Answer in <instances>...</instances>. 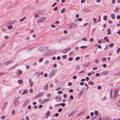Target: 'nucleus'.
<instances>
[{
    "mask_svg": "<svg viewBox=\"0 0 120 120\" xmlns=\"http://www.w3.org/2000/svg\"><path fill=\"white\" fill-rule=\"evenodd\" d=\"M77 26L78 25L77 23H70L67 25V27L69 29H73L76 28Z\"/></svg>",
    "mask_w": 120,
    "mask_h": 120,
    "instance_id": "1",
    "label": "nucleus"
},
{
    "mask_svg": "<svg viewBox=\"0 0 120 120\" xmlns=\"http://www.w3.org/2000/svg\"><path fill=\"white\" fill-rule=\"evenodd\" d=\"M20 97H19L16 98L15 99L14 104L15 106H16L17 105L19 104V98H20Z\"/></svg>",
    "mask_w": 120,
    "mask_h": 120,
    "instance_id": "2",
    "label": "nucleus"
},
{
    "mask_svg": "<svg viewBox=\"0 0 120 120\" xmlns=\"http://www.w3.org/2000/svg\"><path fill=\"white\" fill-rule=\"evenodd\" d=\"M17 22V20H11L9 21L7 23V25H9L10 24L12 25L14 24L15 23H16Z\"/></svg>",
    "mask_w": 120,
    "mask_h": 120,
    "instance_id": "3",
    "label": "nucleus"
},
{
    "mask_svg": "<svg viewBox=\"0 0 120 120\" xmlns=\"http://www.w3.org/2000/svg\"><path fill=\"white\" fill-rule=\"evenodd\" d=\"M43 94V92H40L38 93L37 95L34 97V98H38V97H40L42 96Z\"/></svg>",
    "mask_w": 120,
    "mask_h": 120,
    "instance_id": "4",
    "label": "nucleus"
},
{
    "mask_svg": "<svg viewBox=\"0 0 120 120\" xmlns=\"http://www.w3.org/2000/svg\"><path fill=\"white\" fill-rule=\"evenodd\" d=\"M61 97L58 95L56 97L55 100L57 102H59L61 101Z\"/></svg>",
    "mask_w": 120,
    "mask_h": 120,
    "instance_id": "5",
    "label": "nucleus"
},
{
    "mask_svg": "<svg viewBox=\"0 0 120 120\" xmlns=\"http://www.w3.org/2000/svg\"><path fill=\"white\" fill-rule=\"evenodd\" d=\"M46 19V18L44 17H41L38 19L37 21V22L38 23H40L45 20Z\"/></svg>",
    "mask_w": 120,
    "mask_h": 120,
    "instance_id": "6",
    "label": "nucleus"
},
{
    "mask_svg": "<svg viewBox=\"0 0 120 120\" xmlns=\"http://www.w3.org/2000/svg\"><path fill=\"white\" fill-rule=\"evenodd\" d=\"M47 49V48L46 47H41L38 49L39 50L41 51H45Z\"/></svg>",
    "mask_w": 120,
    "mask_h": 120,
    "instance_id": "7",
    "label": "nucleus"
},
{
    "mask_svg": "<svg viewBox=\"0 0 120 120\" xmlns=\"http://www.w3.org/2000/svg\"><path fill=\"white\" fill-rule=\"evenodd\" d=\"M29 100L28 99H27L26 100L25 102H24V104H23V107L24 108L26 106V105H27L29 103Z\"/></svg>",
    "mask_w": 120,
    "mask_h": 120,
    "instance_id": "8",
    "label": "nucleus"
},
{
    "mask_svg": "<svg viewBox=\"0 0 120 120\" xmlns=\"http://www.w3.org/2000/svg\"><path fill=\"white\" fill-rule=\"evenodd\" d=\"M14 62L13 60H11L7 61L5 62L4 63V64L5 65H6L8 64H11V63H13Z\"/></svg>",
    "mask_w": 120,
    "mask_h": 120,
    "instance_id": "9",
    "label": "nucleus"
},
{
    "mask_svg": "<svg viewBox=\"0 0 120 120\" xmlns=\"http://www.w3.org/2000/svg\"><path fill=\"white\" fill-rule=\"evenodd\" d=\"M71 49V48L70 47L67 48L63 50L62 51V52L63 53H66V52H68Z\"/></svg>",
    "mask_w": 120,
    "mask_h": 120,
    "instance_id": "10",
    "label": "nucleus"
},
{
    "mask_svg": "<svg viewBox=\"0 0 120 120\" xmlns=\"http://www.w3.org/2000/svg\"><path fill=\"white\" fill-rule=\"evenodd\" d=\"M82 11L84 12L85 13L89 12H90L91 11L90 9L88 8H84L82 10Z\"/></svg>",
    "mask_w": 120,
    "mask_h": 120,
    "instance_id": "11",
    "label": "nucleus"
},
{
    "mask_svg": "<svg viewBox=\"0 0 120 120\" xmlns=\"http://www.w3.org/2000/svg\"><path fill=\"white\" fill-rule=\"evenodd\" d=\"M44 54L46 56H49L51 55V52L50 51H48L46 52Z\"/></svg>",
    "mask_w": 120,
    "mask_h": 120,
    "instance_id": "12",
    "label": "nucleus"
},
{
    "mask_svg": "<svg viewBox=\"0 0 120 120\" xmlns=\"http://www.w3.org/2000/svg\"><path fill=\"white\" fill-rule=\"evenodd\" d=\"M29 82L30 85V86L32 87L33 85V82L31 78L29 79Z\"/></svg>",
    "mask_w": 120,
    "mask_h": 120,
    "instance_id": "13",
    "label": "nucleus"
},
{
    "mask_svg": "<svg viewBox=\"0 0 120 120\" xmlns=\"http://www.w3.org/2000/svg\"><path fill=\"white\" fill-rule=\"evenodd\" d=\"M109 71H104L103 72H102L101 74V75H107L109 72Z\"/></svg>",
    "mask_w": 120,
    "mask_h": 120,
    "instance_id": "14",
    "label": "nucleus"
},
{
    "mask_svg": "<svg viewBox=\"0 0 120 120\" xmlns=\"http://www.w3.org/2000/svg\"><path fill=\"white\" fill-rule=\"evenodd\" d=\"M117 96V90L115 91L114 93V98L115 99L116 97Z\"/></svg>",
    "mask_w": 120,
    "mask_h": 120,
    "instance_id": "15",
    "label": "nucleus"
},
{
    "mask_svg": "<svg viewBox=\"0 0 120 120\" xmlns=\"http://www.w3.org/2000/svg\"><path fill=\"white\" fill-rule=\"evenodd\" d=\"M74 114V111H72L69 114L68 116V117H71L73 116Z\"/></svg>",
    "mask_w": 120,
    "mask_h": 120,
    "instance_id": "16",
    "label": "nucleus"
},
{
    "mask_svg": "<svg viewBox=\"0 0 120 120\" xmlns=\"http://www.w3.org/2000/svg\"><path fill=\"white\" fill-rule=\"evenodd\" d=\"M90 63H85L83 65V66L84 67H86L89 65H90Z\"/></svg>",
    "mask_w": 120,
    "mask_h": 120,
    "instance_id": "17",
    "label": "nucleus"
},
{
    "mask_svg": "<svg viewBox=\"0 0 120 120\" xmlns=\"http://www.w3.org/2000/svg\"><path fill=\"white\" fill-rule=\"evenodd\" d=\"M49 98L43 100L42 102H43V103H45L46 102L48 101H49Z\"/></svg>",
    "mask_w": 120,
    "mask_h": 120,
    "instance_id": "18",
    "label": "nucleus"
},
{
    "mask_svg": "<svg viewBox=\"0 0 120 120\" xmlns=\"http://www.w3.org/2000/svg\"><path fill=\"white\" fill-rule=\"evenodd\" d=\"M120 8H116V9L115 10H113V11L115 13L117 12H118Z\"/></svg>",
    "mask_w": 120,
    "mask_h": 120,
    "instance_id": "19",
    "label": "nucleus"
},
{
    "mask_svg": "<svg viewBox=\"0 0 120 120\" xmlns=\"http://www.w3.org/2000/svg\"><path fill=\"white\" fill-rule=\"evenodd\" d=\"M8 102L7 101L4 104L3 107L4 108H6L8 104Z\"/></svg>",
    "mask_w": 120,
    "mask_h": 120,
    "instance_id": "20",
    "label": "nucleus"
},
{
    "mask_svg": "<svg viewBox=\"0 0 120 120\" xmlns=\"http://www.w3.org/2000/svg\"><path fill=\"white\" fill-rule=\"evenodd\" d=\"M22 73V71L18 69V75H19Z\"/></svg>",
    "mask_w": 120,
    "mask_h": 120,
    "instance_id": "21",
    "label": "nucleus"
},
{
    "mask_svg": "<svg viewBox=\"0 0 120 120\" xmlns=\"http://www.w3.org/2000/svg\"><path fill=\"white\" fill-rule=\"evenodd\" d=\"M28 92V90L26 89L24 90L23 92L22 93V95L25 94L27 93Z\"/></svg>",
    "mask_w": 120,
    "mask_h": 120,
    "instance_id": "22",
    "label": "nucleus"
},
{
    "mask_svg": "<svg viewBox=\"0 0 120 120\" xmlns=\"http://www.w3.org/2000/svg\"><path fill=\"white\" fill-rule=\"evenodd\" d=\"M48 83H47L46 85V86L44 87V89L45 90H47L48 89Z\"/></svg>",
    "mask_w": 120,
    "mask_h": 120,
    "instance_id": "23",
    "label": "nucleus"
},
{
    "mask_svg": "<svg viewBox=\"0 0 120 120\" xmlns=\"http://www.w3.org/2000/svg\"><path fill=\"white\" fill-rule=\"evenodd\" d=\"M84 91V90L83 89L81 90L79 94V95L82 96Z\"/></svg>",
    "mask_w": 120,
    "mask_h": 120,
    "instance_id": "24",
    "label": "nucleus"
},
{
    "mask_svg": "<svg viewBox=\"0 0 120 120\" xmlns=\"http://www.w3.org/2000/svg\"><path fill=\"white\" fill-rule=\"evenodd\" d=\"M65 38H64L61 39H60L58 41L59 43H61L63 41L65 40Z\"/></svg>",
    "mask_w": 120,
    "mask_h": 120,
    "instance_id": "25",
    "label": "nucleus"
},
{
    "mask_svg": "<svg viewBox=\"0 0 120 120\" xmlns=\"http://www.w3.org/2000/svg\"><path fill=\"white\" fill-rule=\"evenodd\" d=\"M54 75L52 73V72H50L49 75V77L50 78H51L53 76H54Z\"/></svg>",
    "mask_w": 120,
    "mask_h": 120,
    "instance_id": "26",
    "label": "nucleus"
},
{
    "mask_svg": "<svg viewBox=\"0 0 120 120\" xmlns=\"http://www.w3.org/2000/svg\"><path fill=\"white\" fill-rule=\"evenodd\" d=\"M88 84L90 85H93L94 84V83L92 81H89L88 82Z\"/></svg>",
    "mask_w": 120,
    "mask_h": 120,
    "instance_id": "27",
    "label": "nucleus"
},
{
    "mask_svg": "<svg viewBox=\"0 0 120 120\" xmlns=\"http://www.w3.org/2000/svg\"><path fill=\"white\" fill-rule=\"evenodd\" d=\"M111 16L112 18V19H114L115 18V16L114 14H111Z\"/></svg>",
    "mask_w": 120,
    "mask_h": 120,
    "instance_id": "28",
    "label": "nucleus"
},
{
    "mask_svg": "<svg viewBox=\"0 0 120 120\" xmlns=\"http://www.w3.org/2000/svg\"><path fill=\"white\" fill-rule=\"evenodd\" d=\"M18 82L19 84H21L23 82V81L22 80H19L18 81Z\"/></svg>",
    "mask_w": 120,
    "mask_h": 120,
    "instance_id": "29",
    "label": "nucleus"
},
{
    "mask_svg": "<svg viewBox=\"0 0 120 120\" xmlns=\"http://www.w3.org/2000/svg\"><path fill=\"white\" fill-rule=\"evenodd\" d=\"M5 44H3L1 45L0 47V49H2L5 46Z\"/></svg>",
    "mask_w": 120,
    "mask_h": 120,
    "instance_id": "30",
    "label": "nucleus"
},
{
    "mask_svg": "<svg viewBox=\"0 0 120 120\" xmlns=\"http://www.w3.org/2000/svg\"><path fill=\"white\" fill-rule=\"evenodd\" d=\"M120 75V72H119L118 73H117V74L113 75V76L114 77V76H117L118 75Z\"/></svg>",
    "mask_w": 120,
    "mask_h": 120,
    "instance_id": "31",
    "label": "nucleus"
},
{
    "mask_svg": "<svg viewBox=\"0 0 120 120\" xmlns=\"http://www.w3.org/2000/svg\"><path fill=\"white\" fill-rule=\"evenodd\" d=\"M26 17L24 16L23 18L22 19H20L19 20L20 22H22L25 19Z\"/></svg>",
    "mask_w": 120,
    "mask_h": 120,
    "instance_id": "32",
    "label": "nucleus"
},
{
    "mask_svg": "<svg viewBox=\"0 0 120 120\" xmlns=\"http://www.w3.org/2000/svg\"><path fill=\"white\" fill-rule=\"evenodd\" d=\"M51 54H54L56 53V51L54 50H52L51 51Z\"/></svg>",
    "mask_w": 120,
    "mask_h": 120,
    "instance_id": "33",
    "label": "nucleus"
},
{
    "mask_svg": "<svg viewBox=\"0 0 120 120\" xmlns=\"http://www.w3.org/2000/svg\"><path fill=\"white\" fill-rule=\"evenodd\" d=\"M50 113V112L49 111H48V112L46 113V117L47 118L48 116H49Z\"/></svg>",
    "mask_w": 120,
    "mask_h": 120,
    "instance_id": "34",
    "label": "nucleus"
},
{
    "mask_svg": "<svg viewBox=\"0 0 120 120\" xmlns=\"http://www.w3.org/2000/svg\"><path fill=\"white\" fill-rule=\"evenodd\" d=\"M114 45V43H111L109 45V46L110 47H112Z\"/></svg>",
    "mask_w": 120,
    "mask_h": 120,
    "instance_id": "35",
    "label": "nucleus"
},
{
    "mask_svg": "<svg viewBox=\"0 0 120 120\" xmlns=\"http://www.w3.org/2000/svg\"><path fill=\"white\" fill-rule=\"evenodd\" d=\"M12 8V6L11 5L9 6L7 8V9L9 10L10 8Z\"/></svg>",
    "mask_w": 120,
    "mask_h": 120,
    "instance_id": "36",
    "label": "nucleus"
},
{
    "mask_svg": "<svg viewBox=\"0 0 120 120\" xmlns=\"http://www.w3.org/2000/svg\"><path fill=\"white\" fill-rule=\"evenodd\" d=\"M13 26H8V29L11 30Z\"/></svg>",
    "mask_w": 120,
    "mask_h": 120,
    "instance_id": "37",
    "label": "nucleus"
},
{
    "mask_svg": "<svg viewBox=\"0 0 120 120\" xmlns=\"http://www.w3.org/2000/svg\"><path fill=\"white\" fill-rule=\"evenodd\" d=\"M107 60V59L105 57H104L102 59V61H106Z\"/></svg>",
    "mask_w": 120,
    "mask_h": 120,
    "instance_id": "38",
    "label": "nucleus"
},
{
    "mask_svg": "<svg viewBox=\"0 0 120 120\" xmlns=\"http://www.w3.org/2000/svg\"><path fill=\"white\" fill-rule=\"evenodd\" d=\"M65 11V9L64 8H63L62 9L61 11V13H64Z\"/></svg>",
    "mask_w": 120,
    "mask_h": 120,
    "instance_id": "39",
    "label": "nucleus"
},
{
    "mask_svg": "<svg viewBox=\"0 0 120 120\" xmlns=\"http://www.w3.org/2000/svg\"><path fill=\"white\" fill-rule=\"evenodd\" d=\"M107 16L106 15H105L103 17V19L104 20H105L107 19Z\"/></svg>",
    "mask_w": 120,
    "mask_h": 120,
    "instance_id": "40",
    "label": "nucleus"
},
{
    "mask_svg": "<svg viewBox=\"0 0 120 120\" xmlns=\"http://www.w3.org/2000/svg\"><path fill=\"white\" fill-rule=\"evenodd\" d=\"M63 93V92L61 91H58L57 92V93L58 94H62Z\"/></svg>",
    "mask_w": 120,
    "mask_h": 120,
    "instance_id": "41",
    "label": "nucleus"
},
{
    "mask_svg": "<svg viewBox=\"0 0 120 120\" xmlns=\"http://www.w3.org/2000/svg\"><path fill=\"white\" fill-rule=\"evenodd\" d=\"M33 47L30 48L27 50V51H30L31 50L33 49Z\"/></svg>",
    "mask_w": 120,
    "mask_h": 120,
    "instance_id": "42",
    "label": "nucleus"
},
{
    "mask_svg": "<svg viewBox=\"0 0 120 120\" xmlns=\"http://www.w3.org/2000/svg\"><path fill=\"white\" fill-rule=\"evenodd\" d=\"M104 39L106 41L109 42L108 40L107 39V37H105L104 38Z\"/></svg>",
    "mask_w": 120,
    "mask_h": 120,
    "instance_id": "43",
    "label": "nucleus"
},
{
    "mask_svg": "<svg viewBox=\"0 0 120 120\" xmlns=\"http://www.w3.org/2000/svg\"><path fill=\"white\" fill-rule=\"evenodd\" d=\"M108 48V45H106L105 48L104 49V50H107Z\"/></svg>",
    "mask_w": 120,
    "mask_h": 120,
    "instance_id": "44",
    "label": "nucleus"
},
{
    "mask_svg": "<svg viewBox=\"0 0 120 120\" xmlns=\"http://www.w3.org/2000/svg\"><path fill=\"white\" fill-rule=\"evenodd\" d=\"M94 114L95 115H97L98 114V111H94Z\"/></svg>",
    "mask_w": 120,
    "mask_h": 120,
    "instance_id": "45",
    "label": "nucleus"
},
{
    "mask_svg": "<svg viewBox=\"0 0 120 120\" xmlns=\"http://www.w3.org/2000/svg\"><path fill=\"white\" fill-rule=\"evenodd\" d=\"M35 73L36 74V75L38 76V77H39L40 76V74L39 72H36Z\"/></svg>",
    "mask_w": 120,
    "mask_h": 120,
    "instance_id": "46",
    "label": "nucleus"
},
{
    "mask_svg": "<svg viewBox=\"0 0 120 120\" xmlns=\"http://www.w3.org/2000/svg\"><path fill=\"white\" fill-rule=\"evenodd\" d=\"M51 72H52V73L54 75V74L56 72L55 71V70H53L51 71Z\"/></svg>",
    "mask_w": 120,
    "mask_h": 120,
    "instance_id": "47",
    "label": "nucleus"
},
{
    "mask_svg": "<svg viewBox=\"0 0 120 120\" xmlns=\"http://www.w3.org/2000/svg\"><path fill=\"white\" fill-rule=\"evenodd\" d=\"M80 58V57L79 56H78L75 59V60H79Z\"/></svg>",
    "mask_w": 120,
    "mask_h": 120,
    "instance_id": "48",
    "label": "nucleus"
},
{
    "mask_svg": "<svg viewBox=\"0 0 120 120\" xmlns=\"http://www.w3.org/2000/svg\"><path fill=\"white\" fill-rule=\"evenodd\" d=\"M66 57V55H63L62 57V58L63 59H65Z\"/></svg>",
    "mask_w": 120,
    "mask_h": 120,
    "instance_id": "49",
    "label": "nucleus"
},
{
    "mask_svg": "<svg viewBox=\"0 0 120 120\" xmlns=\"http://www.w3.org/2000/svg\"><path fill=\"white\" fill-rule=\"evenodd\" d=\"M120 51V48H118L117 50V53H118Z\"/></svg>",
    "mask_w": 120,
    "mask_h": 120,
    "instance_id": "50",
    "label": "nucleus"
},
{
    "mask_svg": "<svg viewBox=\"0 0 120 120\" xmlns=\"http://www.w3.org/2000/svg\"><path fill=\"white\" fill-rule=\"evenodd\" d=\"M87 47V46H81L80 48L82 49H84Z\"/></svg>",
    "mask_w": 120,
    "mask_h": 120,
    "instance_id": "51",
    "label": "nucleus"
},
{
    "mask_svg": "<svg viewBox=\"0 0 120 120\" xmlns=\"http://www.w3.org/2000/svg\"><path fill=\"white\" fill-rule=\"evenodd\" d=\"M73 60V58L72 57H70L68 59V60L69 61H72Z\"/></svg>",
    "mask_w": 120,
    "mask_h": 120,
    "instance_id": "52",
    "label": "nucleus"
},
{
    "mask_svg": "<svg viewBox=\"0 0 120 120\" xmlns=\"http://www.w3.org/2000/svg\"><path fill=\"white\" fill-rule=\"evenodd\" d=\"M107 98L106 97H104L102 100H101L102 101H104L105 100H106Z\"/></svg>",
    "mask_w": 120,
    "mask_h": 120,
    "instance_id": "53",
    "label": "nucleus"
},
{
    "mask_svg": "<svg viewBox=\"0 0 120 120\" xmlns=\"http://www.w3.org/2000/svg\"><path fill=\"white\" fill-rule=\"evenodd\" d=\"M60 104H61V105H62V106L63 107H64L65 106V104L64 103H61Z\"/></svg>",
    "mask_w": 120,
    "mask_h": 120,
    "instance_id": "54",
    "label": "nucleus"
},
{
    "mask_svg": "<svg viewBox=\"0 0 120 120\" xmlns=\"http://www.w3.org/2000/svg\"><path fill=\"white\" fill-rule=\"evenodd\" d=\"M90 41L91 42H93L94 41V39L93 38H91L90 39Z\"/></svg>",
    "mask_w": 120,
    "mask_h": 120,
    "instance_id": "55",
    "label": "nucleus"
},
{
    "mask_svg": "<svg viewBox=\"0 0 120 120\" xmlns=\"http://www.w3.org/2000/svg\"><path fill=\"white\" fill-rule=\"evenodd\" d=\"M62 108H59L58 111V112H60L62 111Z\"/></svg>",
    "mask_w": 120,
    "mask_h": 120,
    "instance_id": "56",
    "label": "nucleus"
},
{
    "mask_svg": "<svg viewBox=\"0 0 120 120\" xmlns=\"http://www.w3.org/2000/svg\"><path fill=\"white\" fill-rule=\"evenodd\" d=\"M101 19L100 18V15L99 16V18L98 20V22H100L101 21Z\"/></svg>",
    "mask_w": 120,
    "mask_h": 120,
    "instance_id": "57",
    "label": "nucleus"
},
{
    "mask_svg": "<svg viewBox=\"0 0 120 120\" xmlns=\"http://www.w3.org/2000/svg\"><path fill=\"white\" fill-rule=\"evenodd\" d=\"M1 118L2 119H5V117L4 116H1Z\"/></svg>",
    "mask_w": 120,
    "mask_h": 120,
    "instance_id": "58",
    "label": "nucleus"
},
{
    "mask_svg": "<svg viewBox=\"0 0 120 120\" xmlns=\"http://www.w3.org/2000/svg\"><path fill=\"white\" fill-rule=\"evenodd\" d=\"M58 8L57 7H56L55 8L53 9L54 11H56L57 10Z\"/></svg>",
    "mask_w": 120,
    "mask_h": 120,
    "instance_id": "59",
    "label": "nucleus"
},
{
    "mask_svg": "<svg viewBox=\"0 0 120 120\" xmlns=\"http://www.w3.org/2000/svg\"><path fill=\"white\" fill-rule=\"evenodd\" d=\"M18 66V64H16L15 65L13 66L12 68H15L16 67Z\"/></svg>",
    "mask_w": 120,
    "mask_h": 120,
    "instance_id": "60",
    "label": "nucleus"
},
{
    "mask_svg": "<svg viewBox=\"0 0 120 120\" xmlns=\"http://www.w3.org/2000/svg\"><path fill=\"white\" fill-rule=\"evenodd\" d=\"M77 20L79 21H81L82 20V18H78L77 19Z\"/></svg>",
    "mask_w": 120,
    "mask_h": 120,
    "instance_id": "61",
    "label": "nucleus"
},
{
    "mask_svg": "<svg viewBox=\"0 0 120 120\" xmlns=\"http://www.w3.org/2000/svg\"><path fill=\"white\" fill-rule=\"evenodd\" d=\"M84 84V82H80V85H83Z\"/></svg>",
    "mask_w": 120,
    "mask_h": 120,
    "instance_id": "62",
    "label": "nucleus"
},
{
    "mask_svg": "<svg viewBox=\"0 0 120 120\" xmlns=\"http://www.w3.org/2000/svg\"><path fill=\"white\" fill-rule=\"evenodd\" d=\"M9 38V36H6L4 37V38L5 39H7L8 38Z\"/></svg>",
    "mask_w": 120,
    "mask_h": 120,
    "instance_id": "63",
    "label": "nucleus"
},
{
    "mask_svg": "<svg viewBox=\"0 0 120 120\" xmlns=\"http://www.w3.org/2000/svg\"><path fill=\"white\" fill-rule=\"evenodd\" d=\"M82 40H83L85 41H86V39L85 37H84L82 39Z\"/></svg>",
    "mask_w": 120,
    "mask_h": 120,
    "instance_id": "64",
    "label": "nucleus"
}]
</instances>
